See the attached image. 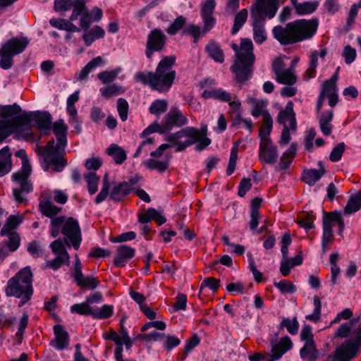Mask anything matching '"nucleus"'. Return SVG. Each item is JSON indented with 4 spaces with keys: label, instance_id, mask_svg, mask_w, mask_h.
Here are the masks:
<instances>
[{
    "label": "nucleus",
    "instance_id": "obj_1",
    "mask_svg": "<svg viewBox=\"0 0 361 361\" xmlns=\"http://www.w3.org/2000/svg\"><path fill=\"white\" fill-rule=\"evenodd\" d=\"M318 27L319 19L317 18L310 20L297 19L288 23L284 27L274 26L272 35L281 45H291L312 39L317 33Z\"/></svg>",
    "mask_w": 361,
    "mask_h": 361
},
{
    "label": "nucleus",
    "instance_id": "obj_2",
    "mask_svg": "<svg viewBox=\"0 0 361 361\" xmlns=\"http://www.w3.org/2000/svg\"><path fill=\"white\" fill-rule=\"evenodd\" d=\"M176 57L174 55L164 56L158 63L154 72L137 73V80L149 86L152 90L159 93L168 92L174 83L176 72L173 70Z\"/></svg>",
    "mask_w": 361,
    "mask_h": 361
},
{
    "label": "nucleus",
    "instance_id": "obj_3",
    "mask_svg": "<svg viewBox=\"0 0 361 361\" xmlns=\"http://www.w3.org/2000/svg\"><path fill=\"white\" fill-rule=\"evenodd\" d=\"M6 295L20 298L19 307L31 300L34 290L32 287V273L30 267L21 269L7 282Z\"/></svg>",
    "mask_w": 361,
    "mask_h": 361
},
{
    "label": "nucleus",
    "instance_id": "obj_4",
    "mask_svg": "<svg viewBox=\"0 0 361 361\" xmlns=\"http://www.w3.org/2000/svg\"><path fill=\"white\" fill-rule=\"evenodd\" d=\"M189 120L186 115L176 106H171L169 111L164 116L160 123L158 119L149 125L142 133L140 137H146L149 135L158 133L160 135L171 133L173 129L183 128L188 124Z\"/></svg>",
    "mask_w": 361,
    "mask_h": 361
},
{
    "label": "nucleus",
    "instance_id": "obj_5",
    "mask_svg": "<svg viewBox=\"0 0 361 361\" xmlns=\"http://www.w3.org/2000/svg\"><path fill=\"white\" fill-rule=\"evenodd\" d=\"M54 139L48 141L44 146H38L36 153L39 157L41 166L45 171L61 172L67 165L64 157V148L55 146Z\"/></svg>",
    "mask_w": 361,
    "mask_h": 361
},
{
    "label": "nucleus",
    "instance_id": "obj_6",
    "mask_svg": "<svg viewBox=\"0 0 361 361\" xmlns=\"http://www.w3.org/2000/svg\"><path fill=\"white\" fill-rule=\"evenodd\" d=\"M61 233L68 238L75 250H78L82 241L80 228L78 221L73 217L67 219L64 216L53 218L51 221L50 234L57 237Z\"/></svg>",
    "mask_w": 361,
    "mask_h": 361
},
{
    "label": "nucleus",
    "instance_id": "obj_7",
    "mask_svg": "<svg viewBox=\"0 0 361 361\" xmlns=\"http://www.w3.org/2000/svg\"><path fill=\"white\" fill-rule=\"evenodd\" d=\"M31 172V166L23 164L21 168L11 176L12 181L18 185L13 189V195L18 204L26 202L27 199L24 196L33 190L32 183L29 179Z\"/></svg>",
    "mask_w": 361,
    "mask_h": 361
},
{
    "label": "nucleus",
    "instance_id": "obj_8",
    "mask_svg": "<svg viewBox=\"0 0 361 361\" xmlns=\"http://www.w3.org/2000/svg\"><path fill=\"white\" fill-rule=\"evenodd\" d=\"M30 43L27 37H15L8 39L1 46L3 59H0V67L4 70L13 65V56L23 53Z\"/></svg>",
    "mask_w": 361,
    "mask_h": 361
},
{
    "label": "nucleus",
    "instance_id": "obj_9",
    "mask_svg": "<svg viewBox=\"0 0 361 361\" xmlns=\"http://www.w3.org/2000/svg\"><path fill=\"white\" fill-rule=\"evenodd\" d=\"M269 10L260 5L252 4L250 7V17L252 20L253 39L256 44H262L267 39L265 21L269 19Z\"/></svg>",
    "mask_w": 361,
    "mask_h": 361
},
{
    "label": "nucleus",
    "instance_id": "obj_10",
    "mask_svg": "<svg viewBox=\"0 0 361 361\" xmlns=\"http://www.w3.org/2000/svg\"><path fill=\"white\" fill-rule=\"evenodd\" d=\"M353 335L336 347L332 357L339 359V361H351L357 355L361 349V330L356 328Z\"/></svg>",
    "mask_w": 361,
    "mask_h": 361
},
{
    "label": "nucleus",
    "instance_id": "obj_11",
    "mask_svg": "<svg viewBox=\"0 0 361 361\" xmlns=\"http://www.w3.org/2000/svg\"><path fill=\"white\" fill-rule=\"evenodd\" d=\"M171 137L172 140H176L175 137H180L181 140L185 138L178 149V150H185L188 147L195 144L199 137H207V126H202L200 129L187 126L176 132Z\"/></svg>",
    "mask_w": 361,
    "mask_h": 361
},
{
    "label": "nucleus",
    "instance_id": "obj_12",
    "mask_svg": "<svg viewBox=\"0 0 361 361\" xmlns=\"http://www.w3.org/2000/svg\"><path fill=\"white\" fill-rule=\"evenodd\" d=\"M255 61L237 59L231 67V72L235 75V82L240 85L245 84L253 75V66Z\"/></svg>",
    "mask_w": 361,
    "mask_h": 361
},
{
    "label": "nucleus",
    "instance_id": "obj_13",
    "mask_svg": "<svg viewBox=\"0 0 361 361\" xmlns=\"http://www.w3.org/2000/svg\"><path fill=\"white\" fill-rule=\"evenodd\" d=\"M30 121V116L27 112L8 120H0V144L10 135L12 130L27 126Z\"/></svg>",
    "mask_w": 361,
    "mask_h": 361
},
{
    "label": "nucleus",
    "instance_id": "obj_14",
    "mask_svg": "<svg viewBox=\"0 0 361 361\" xmlns=\"http://www.w3.org/2000/svg\"><path fill=\"white\" fill-rule=\"evenodd\" d=\"M166 36L158 28L154 29L147 36L145 55L151 59L154 52H160L166 45Z\"/></svg>",
    "mask_w": 361,
    "mask_h": 361
},
{
    "label": "nucleus",
    "instance_id": "obj_15",
    "mask_svg": "<svg viewBox=\"0 0 361 361\" xmlns=\"http://www.w3.org/2000/svg\"><path fill=\"white\" fill-rule=\"evenodd\" d=\"M85 8L84 0H54V9L56 12H66L72 8L71 21L76 20Z\"/></svg>",
    "mask_w": 361,
    "mask_h": 361
},
{
    "label": "nucleus",
    "instance_id": "obj_16",
    "mask_svg": "<svg viewBox=\"0 0 361 361\" xmlns=\"http://www.w3.org/2000/svg\"><path fill=\"white\" fill-rule=\"evenodd\" d=\"M279 152L277 147L273 143L271 139L267 143L260 142L259 148V158L261 162L273 165L278 159Z\"/></svg>",
    "mask_w": 361,
    "mask_h": 361
},
{
    "label": "nucleus",
    "instance_id": "obj_17",
    "mask_svg": "<svg viewBox=\"0 0 361 361\" xmlns=\"http://www.w3.org/2000/svg\"><path fill=\"white\" fill-rule=\"evenodd\" d=\"M54 338L50 341L49 345L58 350H63L69 345L70 336L64 326L56 324L53 327Z\"/></svg>",
    "mask_w": 361,
    "mask_h": 361
},
{
    "label": "nucleus",
    "instance_id": "obj_18",
    "mask_svg": "<svg viewBox=\"0 0 361 361\" xmlns=\"http://www.w3.org/2000/svg\"><path fill=\"white\" fill-rule=\"evenodd\" d=\"M277 336L278 334H276L275 338L270 341L271 353L274 355L281 356V358L283 355L292 349L293 344L288 336L281 338L279 341L276 340Z\"/></svg>",
    "mask_w": 361,
    "mask_h": 361
},
{
    "label": "nucleus",
    "instance_id": "obj_19",
    "mask_svg": "<svg viewBox=\"0 0 361 361\" xmlns=\"http://www.w3.org/2000/svg\"><path fill=\"white\" fill-rule=\"evenodd\" d=\"M137 221L142 224H148L152 221H154L158 226H161L166 222V218L161 212L149 207L144 212L137 214Z\"/></svg>",
    "mask_w": 361,
    "mask_h": 361
},
{
    "label": "nucleus",
    "instance_id": "obj_20",
    "mask_svg": "<svg viewBox=\"0 0 361 361\" xmlns=\"http://www.w3.org/2000/svg\"><path fill=\"white\" fill-rule=\"evenodd\" d=\"M173 135H175V133L166 135V136L164 138V140L168 142V143H164L159 145L157 149L152 151L150 152V156L156 159L160 158L161 157H162V155L164 154V152L166 149H171L174 146H176L175 152H183L184 150H178V149L180 146V144L183 143V140L180 139V137H175L176 140H172L171 137L172 136H174Z\"/></svg>",
    "mask_w": 361,
    "mask_h": 361
},
{
    "label": "nucleus",
    "instance_id": "obj_21",
    "mask_svg": "<svg viewBox=\"0 0 361 361\" xmlns=\"http://www.w3.org/2000/svg\"><path fill=\"white\" fill-rule=\"evenodd\" d=\"M30 116V121H32L35 126L41 131H49L51 124V116L48 111H35L30 114L27 113ZM29 123L27 125H29Z\"/></svg>",
    "mask_w": 361,
    "mask_h": 361
},
{
    "label": "nucleus",
    "instance_id": "obj_22",
    "mask_svg": "<svg viewBox=\"0 0 361 361\" xmlns=\"http://www.w3.org/2000/svg\"><path fill=\"white\" fill-rule=\"evenodd\" d=\"M135 250L127 245H120L116 249L114 264L116 267H123L133 257Z\"/></svg>",
    "mask_w": 361,
    "mask_h": 361
},
{
    "label": "nucleus",
    "instance_id": "obj_23",
    "mask_svg": "<svg viewBox=\"0 0 361 361\" xmlns=\"http://www.w3.org/2000/svg\"><path fill=\"white\" fill-rule=\"evenodd\" d=\"M318 165L320 167L319 169H305L302 173V181L310 186L314 185L317 181H319L326 172L325 169L322 166V161H319Z\"/></svg>",
    "mask_w": 361,
    "mask_h": 361
},
{
    "label": "nucleus",
    "instance_id": "obj_24",
    "mask_svg": "<svg viewBox=\"0 0 361 361\" xmlns=\"http://www.w3.org/2000/svg\"><path fill=\"white\" fill-rule=\"evenodd\" d=\"M322 354L317 348L315 342H309L304 343L303 346L300 349V357L302 360L307 361H317Z\"/></svg>",
    "mask_w": 361,
    "mask_h": 361
},
{
    "label": "nucleus",
    "instance_id": "obj_25",
    "mask_svg": "<svg viewBox=\"0 0 361 361\" xmlns=\"http://www.w3.org/2000/svg\"><path fill=\"white\" fill-rule=\"evenodd\" d=\"M12 154L8 146L0 150V177L8 174L12 169Z\"/></svg>",
    "mask_w": 361,
    "mask_h": 361
},
{
    "label": "nucleus",
    "instance_id": "obj_26",
    "mask_svg": "<svg viewBox=\"0 0 361 361\" xmlns=\"http://www.w3.org/2000/svg\"><path fill=\"white\" fill-rule=\"evenodd\" d=\"M201 96L204 99H213L221 102H230L232 98L229 92L221 87L205 90L202 92Z\"/></svg>",
    "mask_w": 361,
    "mask_h": 361
},
{
    "label": "nucleus",
    "instance_id": "obj_27",
    "mask_svg": "<svg viewBox=\"0 0 361 361\" xmlns=\"http://www.w3.org/2000/svg\"><path fill=\"white\" fill-rule=\"evenodd\" d=\"M84 32L82 39L87 47H90L96 39L104 38L105 36V30L99 25H94Z\"/></svg>",
    "mask_w": 361,
    "mask_h": 361
},
{
    "label": "nucleus",
    "instance_id": "obj_28",
    "mask_svg": "<svg viewBox=\"0 0 361 361\" xmlns=\"http://www.w3.org/2000/svg\"><path fill=\"white\" fill-rule=\"evenodd\" d=\"M67 126L61 121L55 122L53 125V133L57 140L55 146L61 147L63 149L67 145Z\"/></svg>",
    "mask_w": 361,
    "mask_h": 361
},
{
    "label": "nucleus",
    "instance_id": "obj_29",
    "mask_svg": "<svg viewBox=\"0 0 361 361\" xmlns=\"http://www.w3.org/2000/svg\"><path fill=\"white\" fill-rule=\"evenodd\" d=\"M204 50L215 62L221 63L224 61V51L216 41L210 40L205 46Z\"/></svg>",
    "mask_w": 361,
    "mask_h": 361
},
{
    "label": "nucleus",
    "instance_id": "obj_30",
    "mask_svg": "<svg viewBox=\"0 0 361 361\" xmlns=\"http://www.w3.org/2000/svg\"><path fill=\"white\" fill-rule=\"evenodd\" d=\"M333 118L334 112L332 110H326L319 116V128L325 136H329L332 133L333 126L331 124V122Z\"/></svg>",
    "mask_w": 361,
    "mask_h": 361
},
{
    "label": "nucleus",
    "instance_id": "obj_31",
    "mask_svg": "<svg viewBox=\"0 0 361 361\" xmlns=\"http://www.w3.org/2000/svg\"><path fill=\"white\" fill-rule=\"evenodd\" d=\"M132 190V184L127 182L121 183L114 187L110 193V198L115 202H119L128 195Z\"/></svg>",
    "mask_w": 361,
    "mask_h": 361
},
{
    "label": "nucleus",
    "instance_id": "obj_32",
    "mask_svg": "<svg viewBox=\"0 0 361 361\" xmlns=\"http://www.w3.org/2000/svg\"><path fill=\"white\" fill-rule=\"evenodd\" d=\"M250 103L253 105L251 110V115L255 118L262 116L263 121H265V114L271 115L267 110V102L266 100H257L255 97L250 99Z\"/></svg>",
    "mask_w": 361,
    "mask_h": 361
},
{
    "label": "nucleus",
    "instance_id": "obj_33",
    "mask_svg": "<svg viewBox=\"0 0 361 361\" xmlns=\"http://www.w3.org/2000/svg\"><path fill=\"white\" fill-rule=\"evenodd\" d=\"M77 286L82 290H94L100 283V281L97 277L93 276H78L74 279Z\"/></svg>",
    "mask_w": 361,
    "mask_h": 361
},
{
    "label": "nucleus",
    "instance_id": "obj_34",
    "mask_svg": "<svg viewBox=\"0 0 361 361\" xmlns=\"http://www.w3.org/2000/svg\"><path fill=\"white\" fill-rule=\"evenodd\" d=\"M101 95L106 99L119 96L126 92V88L118 84L112 83L99 89Z\"/></svg>",
    "mask_w": 361,
    "mask_h": 361
},
{
    "label": "nucleus",
    "instance_id": "obj_35",
    "mask_svg": "<svg viewBox=\"0 0 361 361\" xmlns=\"http://www.w3.org/2000/svg\"><path fill=\"white\" fill-rule=\"evenodd\" d=\"M240 49L243 51L238 53V59H245L255 61V56L253 53L254 46L250 38L242 39Z\"/></svg>",
    "mask_w": 361,
    "mask_h": 361
},
{
    "label": "nucleus",
    "instance_id": "obj_36",
    "mask_svg": "<svg viewBox=\"0 0 361 361\" xmlns=\"http://www.w3.org/2000/svg\"><path fill=\"white\" fill-rule=\"evenodd\" d=\"M71 20L63 18H51L49 20V24L53 27L68 32H80V28L74 25Z\"/></svg>",
    "mask_w": 361,
    "mask_h": 361
},
{
    "label": "nucleus",
    "instance_id": "obj_37",
    "mask_svg": "<svg viewBox=\"0 0 361 361\" xmlns=\"http://www.w3.org/2000/svg\"><path fill=\"white\" fill-rule=\"evenodd\" d=\"M298 16H306L313 13L319 6L318 1H304L293 4Z\"/></svg>",
    "mask_w": 361,
    "mask_h": 361
},
{
    "label": "nucleus",
    "instance_id": "obj_38",
    "mask_svg": "<svg viewBox=\"0 0 361 361\" xmlns=\"http://www.w3.org/2000/svg\"><path fill=\"white\" fill-rule=\"evenodd\" d=\"M169 157L166 156L164 160H158L156 158H150L145 161L146 167L150 170H156L159 173L165 172L169 167Z\"/></svg>",
    "mask_w": 361,
    "mask_h": 361
},
{
    "label": "nucleus",
    "instance_id": "obj_39",
    "mask_svg": "<svg viewBox=\"0 0 361 361\" xmlns=\"http://www.w3.org/2000/svg\"><path fill=\"white\" fill-rule=\"evenodd\" d=\"M106 151V154L114 159L116 164H123L127 158L124 149L116 144L110 145Z\"/></svg>",
    "mask_w": 361,
    "mask_h": 361
},
{
    "label": "nucleus",
    "instance_id": "obj_40",
    "mask_svg": "<svg viewBox=\"0 0 361 361\" xmlns=\"http://www.w3.org/2000/svg\"><path fill=\"white\" fill-rule=\"evenodd\" d=\"M23 220V217L20 215H10L4 226L2 227L0 235L4 236L8 233L14 232L13 230L16 228Z\"/></svg>",
    "mask_w": 361,
    "mask_h": 361
},
{
    "label": "nucleus",
    "instance_id": "obj_41",
    "mask_svg": "<svg viewBox=\"0 0 361 361\" xmlns=\"http://www.w3.org/2000/svg\"><path fill=\"white\" fill-rule=\"evenodd\" d=\"M266 118L259 131L260 142L267 143L273 128V119L271 115L265 114Z\"/></svg>",
    "mask_w": 361,
    "mask_h": 361
},
{
    "label": "nucleus",
    "instance_id": "obj_42",
    "mask_svg": "<svg viewBox=\"0 0 361 361\" xmlns=\"http://www.w3.org/2000/svg\"><path fill=\"white\" fill-rule=\"evenodd\" d=\"M21 107L16 103L12 105H0V118H13L21 115Z\"/></svg>",
    "mask_w": 361,
    "mask_h": 361
},
{
    "label": "nucleus",
    "instance_id": "obj_43",
    "mask_svg": "<svg viewBox=\"0 0 361 361\" xmlns=\"http://www.w3.org/2000/svg\"><path fill=\"white\" fill-rule=\"evenodd\" d=\"M361 209V193L352 195L344 208V212L346 214H352Z\"/></svg>",
    "mask_w": 361,
    "mask_h": 361
},
{
    "label": "nucleus",
    "instance_id": "obj_44",
    "mask_svg": "<svg viewBox=\"0 0 361 361\" xmlns=\"http://www.w3.org/2000/svg\"><path fill=\"white\" fill-rule=\"evenodd\" d=\"M322 228V242L328 243L331 242L333 238L332 224L329 219L327 212L324 210H323Z\"/></svg>",
    "mask_w": 361,
    "mask_h": 361
},
{
    "label": "nucleus",
    "instance_id": "obj_45",
    "mask_svg": "<svg viewBox=\"0 0 361 361\" xmlns=\"http://www.w3.org/2000/svg\"><path fill=\"white\" fill-rule=\"evenodd\" d=\"M247 15L248 13L246 8H243L236 13L234 18L233 25L231 30V35H235L242 28V27L246 23Z\"/></svg>",
    "mask_w": 361,
    "mask_h": 361
},
{
    "label": "nucleus",
    "instance_id": "obj_46",
    "mask_svg": "<svg viewBox=\"0 0 361 361\" xmlns=\"http://www.w3.org/2000/svg\"><path fill=\"white\" fill-rule=\"evenodd\" d=\"M293 102L288 101L286 105L285 109L280 111L278 114L277 121L280 124H283V126L286 125V122L288 120H290L291 118L295 116V113L293 110Z\"/></svg>",
    "mask_w": 361,
    "mask_h": 361
},
{
    "label": "nucleus",
    "instance_id": "obj_47",
    "mask_svg": "<svg viewBox=\"0 0 361 361\" xmlns=\"http://www.w3.org/2000/svg\"><path fill=\"white\" fill-rule=\"evenodd\" d=\"M102 63L103 59L101 56H97L94 58L90 61H89L81 70L78 78L80 80L86 79L89 73H91L97 67L102 66Z\"/></svg>",
    "mask_w": 361,
    "mask_h": 361
},
{
    "label": "nucleus",
    "instance_id": "obj_48",
    "mask_svg": "<svg viewBox=\"0 0 361 361\" xmlns=\"http://www.w3.org/2000/svg\"><path fill=\"white\" fill-rule=\"evenodd\" d=\"M169 104L166 99H157L154 100L149 107V112L152 114L159 116V115L166 112Z\"/></svg>",
    "mask_w": 361,
    "mask_h": 361
},
{
    "label": "nucleus",
    "instance_id": "obj_49",
    "mask_svg": "<svg viewBox=\"0 0 361 361\" xmlns=\"http://www.w3.org/2000/svg\"><path fill=\"white\" fill-rule=\"evenodd\" d=\"M255 5H260L262 7L269 10V19L274 18L279 8V0H255L253 4Z\"/></svg>",
    "mask_w": 361,
    "mask_h": 361
},
{
    "label": "nucleus",
    "instance_id": "obj_50",
    "mask_svg": "<svg viewBox=\"0 0 361 361\" xmlns=\"http://www.w3.org/2000/svg\"><path fill=\"white\" fill-rule=\"evenodd\" d=\"M121 71V68H116L111 71H103L97 74V78L104 85L112 84Z\"/></svg>",
    "mask_w": 361,
    "mask_h": 361
},
{
    "label": "nucleus",
    "instance_id": "obj_51",
    "mask_svg": "<svg viewBox=\"0 0 361 361\" xmlns=\"http://www.w3.org/2000/svg\"><path fill=\"white\" fill-rule=\"evenodd\" d=\"M114 314V306L104 305L100 308L93 309L92 317L96 319H106Z\"/></svg>",
    "mask_w": 361,
    "mask_h": 361
},
{
    "label": "nucleus",
    "instance_id": "obj_52",
    "mask_svg": "<svg viewBox=\"0 0 361 361\" xmlns=\"http://www.w3.org/2000/svg\"><path fill=\"white\" fill-rule=\"evenodd\" d=\"M71 312L72 313L78 314L79 315L91 316L92 317L93 309L88 304V302H83L81 303L74 304L71 307Z\"/></svg>",
    "mask_w": 361,
    "mask_h": 361
},
{
    "label": "nucleus",
    "instance_id": "obj_53",
    "mask_svg": "<svg viewBox=\"0 0 361 361\" xmlns=\"http://www.w3.org/2000/svg\"><path fill=\"white\" fill-rule=\"evenodd\" d=\"M39 207L42 214L49 218L55 216L61 211V208L55 206L49 201L40 203Z\"/></svg>",
    "mask_w": 361,
    "mask_h": 361
},
{
    "label": "nucleus",
    "instance_id": "obj_54",
    "mask_svg": "<svg viewBox=\"0 0 361 361\" xmlns=\"http://www.w3.org/2000/svg\"><path fill=\"white\" fill-rule=\"evenodd\" d=\"M299 326V322L296 317H294L293 319L283 318L280 323L279 328L280 329L286 328L289 334L291 335H295L298 334Z\"/></svg>",
    "mask_w": 361,
    "mask_h": 361
},
{
    "label": "nucleus",
    "instance_id": "obj_55",
    "mask_svg": "<svg viewBox=\"0 0 361 361\" xmlns=\"http://www.w3.org/2000/svg\"><path fill=\"white\" fill-rule=\"evenodd\" d=\"M200 343V338L197 334H194L189 339L185 341L184 350L180 360H185L188 354Z\"/></svg>",
    "mask_w": 361,
    "mask_h": 361
},
{
    "label": "nucleus",
    "instance_id": "obj_56",
    "mask_svg": "<svg viewBox=\"0 0 361 361\" xmlns=\"http://www.w3.org/2000/svg\"><path fill=\"white\" fill-rule=\"evenodd\" d=\"M313 305L314 310L312 314H308L305 317L306 319L317 322L321 318V311H322V302L319 296L314 295L313 297Z\"/></svg>",
    "mask_w": 361,
    "mask_h": 361
},
{
    "label": "nucleus",
    "instance_id": "obj_57",
    "mask_svg": "<svg viewBox=\"0 0 361 361\" xmlns=\"http://www.w3.org/2000/svg\"><path fill=\"white\" fill-rule=\"evenodd\" d=\"M163 340L162 347L167 352H171L173 349L178 347L181 342L178 336L171 334H165Z\"/></svg>",
    "mask_w": 361,
    "mask_h": 361
},
{
    "label": "nucleus",
    "instance_id": "obj_58",
    "mask_svg": "<svg viewBox=\"0 0 361 361\" xmlns=\"http://www.w3.org/2000/svg\"><path fill=\"white\" fill-rule=\"evenodd\" d=\"M8 237V241L6 245L10 252L16 251L20 245V236L18 233H8L5 235Z\"/></svg>",
    "mask_w": 361,
    "mask_h": 361
},
{
    "label": "nucleus",
    "instance_id": "obj_59",
    "mask_svg": "<svg viewBox=\"0 0 361 361\" xmlns=\"http://www.w3.org/2000/svg\"><path fill=\"white\" fill-rule=\"evenodd\" d=\"M186 23V18L183 16H178L174 21L166 28V32L170 35H175Z\"/></svg>",
    "mask_w": 361,
    "mask_h": 361
},
{
    "label": "nucleus",
    "instance_id": "obj_60",
    "mask_svg": "<svg viewBox=\"0 0 361 361\" xmlns=\"http://www.w3.org/2000/svg\"><path fill=\"white\" fill-rule=\"evenodd\" d=\"M327 216L329 217V219L331 220V224H332V222H336L338 224V233L339 235L343 236V232L345 228V224L341 212L337 210H334L331 212H327Z\"/></svg>",
    "mask_w": 361,
    "mask_h": 361
},
{
    "label": "nucleus",
    "instance_id": "obj_61",
    "mask_svg": "<svg viewBox=\"0 0 361 361\" xmlns=\"http://www.w3.org/2000/svg\"><path fill=\"white\" fill-rule=\"evenodd\" d=\"M85 179L87 183L88 192L90 195L94 194L98 190L99 176L94 173L90 172L85 175Z\"/></svg>",
    "mask_w": 361,
    "mask_h": 361
},
{
    "label": "nucleus",
    "instance_id": "obj_62",
    "mask_svg": "<svg viewBox=\"0 0 361 361\" xmlns=\"http://www.w3.org/2000/svg\"><path fill=\"white\" fill-rule=\"evenodd\" d=\"M274 286L277 288L282 294H293L296 291L295 286L286 279H282L279 282H274Z\"/></svg>",
    "mask_w": 361,
    "mask_h": 361
},
{
    "label": "nucleus",
    "instance_id": "obj_63",
    "mask_svg": "<svg viewBox=\"0 0 361 361\" xmlns=\"http://www.w3.org/2000/svg\"><path fill=\"white\" fill-rule=\"evenodd\" d=\"M80 27H78L80 30L83 31H87L90 27V25L93 21L92 18V15L90 11H87V7L82 10V13L80 14Z\"/></svg>",
    "mask_w": 361,
    "mask_h": 361
},
{
    "label": "nucleus",
    "instance_id": "obj_64",
    "mask_svg": "<svg viewBox=\"0 0 361 361\" xmlns=\"http://www.w3.org/2000/svg\"><path fill=\"white\" fill-rule=\"evenodd\" d=\"M276 80L280 84L293 85L296 82L297 78L289 69H286L281 75L276 77Z\"/></svg>",
    "mask_w": 361,
    "mask_h": 361
}]
</instances>
